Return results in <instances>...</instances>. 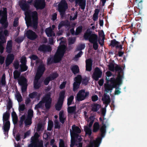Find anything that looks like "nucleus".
<instances>
[{
	"label": "nucleus",
	"mask_w": 147,
	"mask_h": 147,
	"mask_svg": "<svg viewBox=\"0 0 147 147\" xmlns=\"http://www.w3.org/2000/svg\"><path fill=\"white\" fill-rule=\"evenodd\" d=\"M123 76L120 74L117 76L116 79L113 77L111 78L110 79L109 78L106 77V84H105V91L107 93L109 92L110 91L111 92L113 88L116 87V82H118V85H121L122 83V79Z\"/></svg>",
	"instance_id": "7ed1b4c3"
},
{
	"label": "nucleus",
	"mask_w": 147,
	"mask_h": 147,
	"mask_svg": "<svg viewBox=\"0 0 147 147\" xmlns=\"http://www.w3.org/2000/svg\"><path fill=\"white\" fill-rule=\"evenodd\" d=\"M65 90L61 91L59 94V97L57 103L55 105L56 109L57 111H59L61 109L65 98Z\"/></svg>",
	"instance_id": "6e6552de"
},
{
	"label": "nucleus",
	"mask_w": 147,
	"mask_h": 147,
	"mask_svg": "<svg viewBox=\"0 0 147 147\" xmlns=\"http://www.w3.org/2000/svg\"><path fill=\"white\" fill-rule=\"evenodd\" d=\"M38 50L42 51L50 52L51 51L52 49L50 46L43 44L39 46L38 48Z\"/></svg>",
	"instance_id": "a211bd4d"
},
{
	"label": "nucleus",
	"mask_w": 147,
	"mask_h": 147,
	"mask_svg": "<svg viewBox=\"0 0 147 147\" xmlns=\"http://www.w3.org/2000/svg\"><path fill=\"white\" fill-rule=\"evenodd\" d=\"M7 10L6 7H3V10H0V17L1 16V18L7 16Z\"/></svg>",
	"instance_id": "c85d7f7f"
},
{
	"label": "nucleus",
	"mask_w": 147,
	"mask_h": 147,
	"mask_svg": "<svg viewBox=\"0 0 147 147\" xmlns=\"http://www.w3.org/2000/svg\"><path fill=\"white\" fill-rule=\"evenodd\" d=\"M71 69L74 74L78 73L80 71L79 67L78 65H75L72 66Z\"/></svg>",
	"instance_id": "c756f323"
},
{
	"label": "nucleus",
	"mask_w": 147,
	"mask_h": 147,
	"mask_svg": "<svg viewBox=\"0 0 147 147\" xmlns=\"http://www.w3.org/2000/svg\"><path fill=\"white\" fill-rule=\"evenodd\" d=\"M7 17L6 16L5 18H1L0 20V23L2 25V27L3 28L5 29L7 28L8 25V23L7 21Z\"/></svg>",
	"instance_id": "6ab92c4d"
},
{
	"label": "nucleus",
	"mask_w": 147,
	"mask_h": 147,
	"mask_svg": "<svg viewBox=\"0 0 147 147\" xmlns=\"http://www.w3.org/2000/svg\"><path fill=\"white\" fill-rule=\"evenodd\" d=\"M84 131L86 135H88L89 137H91L92 134V130L90 128L85 126L84 127Z\"/></svg>",
	"instance_id": "2f4dec72"
},
{
	"label": "nucleus",
	"mask_w": 147,
	"mask_h": 147,
	"mask_svg": "<svg viewBox=\"0 0 147 147\" xmlns=\"http://www.w3.org/2000/svg\"><path fill=\"white\" fill-rule=\"evenodd\" d=\"M18 18H15L14 21L13 26L14 27H16L18 26L19 25Z\"/></svg>",
	"instance_id": "bf43d9fd"
},
{
	"label": "nucleus",
	"mask_w": 147,
	"mask_h": 147,
	"mask_svg": "<svg viewBox=\"0 0 147 147\" xmlns=\"http://www.w3.org/2000/svg\"><path fill=\"white\" fill-rule=\"evenodd\" d=\"M26 17L27 18L25 20L26 24L28 28L29 26L32 27L34 29H36L38 25V16L36 11H26L25 13Z\"/></svg>",
	"instance_id": "f03ea898"
},
{
	"label": "nucleus",
	"mask_w": 147,
	"mask_h": 147,
	"mask_svg": "<svg viewBox=\"0 0 147 147\" xmlns=\"http://www.w3.org/2000/svg\"><path fill=\"white\" fill-rule=\"evenodd\" d=\"M82 79V78L81 76L78 75L74 78V80L75 82H76L81 84Z\"/></svg>",
	"instance_id": "c9c22d12"
},
{
	"label": "nucleus",
	"mask_w": 147,
	"mask_h": 147,
	"mask_svg": "<svg viewBox=\"0 0 147 147\" xmlns=\"http://www.w3.org/2000/svg\"><path fill=\"white\" fill-rule=\"evenodd\" d=\"M14 59V55L13 54L8 55L5 60V67H7L13 62Z\"/></svg>",
	"instance_id": "dca6fc26"
},
{
	"label": "nucleus",
	"mask_w": 147,
	"mask_h": 147,
	"mask_svg": "<svg viewBox=\"0 0 147 147\" xmlns=\"http://www.w3.org/2000/svg\"><path fill=\"white\" fill-rule=\"evenodd\" d=\"M12 42L11 40H10L7 41L6 47V52L8 53H11L12 47Z\"/></svg>",
	"instance_id": "393cba45"
},
{
	"label": "nucleus",
	"mask_w": 147,
	"mask_h": 147,
	"mask_svg": "<svg viewBox=\"0 0 147 147\" xmlns=\"http://www.w3.org/2000/svg\"><path fill=\"white\" fill-rule=\"evenodd\" d=\"M84 37L85 40H88L90 43L93 44V47L95 50H96L98 49V36L94 32H92L90 29H87L84 33Z\"/></svg>",
	"instance_id": "20e7f679"
},
{
	"label": "nucleus",
	"mask_w": 147,
	"mask_h": 147,
	"mask_svg": "<svg viewBox=\"0 0 147 147\" xmlns=\"http://www.w3.org/2000/svg\"><path fill=\"white\" fill-rule=\"evenodd\" d=\"M115 70L116 71H119V73L118 74V75L120 74V73H121L123 71V70L122 68L119 66L118 65H117L115 67Z\"/></svg>",
	"instance_id": "3c124183"
},
{
	"label": "nucleus",
	"mask_w": 147,
	"mask_h": 147,
	"mask_svg": "<svg viewBox=\"0 0 147 147\" xmlns=\"http://www.w3.org/2000/svg\"><path fill=\"white\" fill-rule=\"evenodd\" d=\"M100 125L98 122H95L93 125V132L94 133L97 132L99 130H100Z\"/></svg>",
	"instance_id": "7c9ffc66"
},
{
	"label": "nucleus",
	"mask_w": 147,
	"mask_h": 147,
	"mask_svg": "<svg viewBox=\"0 0 147 147\" xmlns=\"http://www.w3.org/2000/svg\"><path fill=\"white\" fill-rule=\"evenodd\" d=\"M89 94V92H85V90H80L77 94L76 100L78 101H82L87 98Z\"/></svg>",
	"instance_id": "1a4fd4ad"
},
{
	"label": "nucleus",
	"mask_w": 147,
	"mask_h": 147,
	"mask_svg": "<svg viewBox=\"0 0 147 147\" xmlns=\"http://www.w3.org/2000/svg\"><path fill=\"white\" fill-rule=\"evenodd\" d=\"M19 5L21 9L24 11H27L29 9L30 6L26 0H22L19 2Z\"/></svg>",
	"instance_id": "2eb2a0df"
},
{
	"label": "nucleus",
	"mask_w": 147,
	"mask_h": 147,
	"mask_svg": "<svg viewBox=\"0 0 147 147\" xmlns=\"http://www.w3.org/2000/svg\"><path fill=\"white\" fill-rule=\"evenodd\" d=\"M33 116V111L31 109H29L28 110V113L27 117L32 119Z\"/></svg>",
	"instance_id": "8fccbe9b"
},
{
	"label": "nucleus",
	"mask_w": 147,
	"mask_h": 147,
	"mask_svg": "<svg viewBox=\"0 0 147 147\" xmlns=\"http://www.w3.org/2000/svg\"><path fill=\"white\" fill-rule=\"evenodd\" d=\"M102 74L101 70L98 67H96L94 69L93 73L92 78L93 79L96 81H98L99 78H100Z\"/></svg>",
	"instance_id": "4468645a"
},
{
	"label": "nucleus",
	"mask_w": 147,
	"mask_h": 147,
	"mask_svg": "<svg viewBox=\"0 0 147 147\" xmlns=\"http://www.w3.org/2000/svg\"><path fill=\"white\" fill-rule=\"evenodd\" d=\"M45 70V68L44 65L41 64L38 66L37 72V74H40V75H42Z\"/></svg>",
	"instance_id": "5701e85b"
},
{
	"label": "nucleus",
	"mask_w": 147,
	"mask_h": 147,
	"mask_svg": "<svg viewBox=\"0 0 147 147\" xmlns=\"http://www.w3.org/2000/svg\"><path fill=\"white\" fill-rule=\"evenodd\" d=\"M68 8V5L65 0H62L58 4V10L61 18H63L65 13V11Z\"/></svg>",
	"instance_id": "0eeeda50"
},
{
	"label": "nucleus",
	"mask_w": 147,
	"mask_h": 147,
	"mask_svg": "<svg viewBox=\"0 0 147 147\" xmlns=\"http://www.w3.org/2000/svg\"><path fill=\"white\" fill-rule=\"evenodd\" d=\"M143 1L142 0H133V4L136 5L138 9L142 8Z\"/></svg>",
	"instance_id": "cd10ccee"
},
{
	"label": "nucleus",
	"mask_w": 147,
	"mask_h": 147,
	"mask_svg": "<svg viewBox=\"0 0 147 147\" xmlns=\"http://www.w3.org/2000/svg\"><path fill=\"white\" fill-rule=\"evenodd\" d=\"M30 59L33 60H35L38 59V57L35 55H32L30 57Z\"/></svg>",
	"instance_id": "774afa93"
},
{
	"label": "nucleus",
	"mask_w": 147,
	"mask_h": 147,
	"mask_svg": "<svg viewBox=\"0 0 147 147\" xmlns=\"http://www.w3.org/2000/svg\"><path fill=\"white\" fill-rule=\"evenodd\" d=\"M25 35L28 38L32 40H35L38 37L36 33L30 30H28L25 33Z\"/></svg>",
	"instance_id": "ddd939ff"
},
{
	"label": "nucleus",
	"mask_w": 147,
	"mask_h": 147,
	"mask_svg": "<svg viewBox=\"0 0 147 147\" xmlns=\"http://www.w3.org/2000/svg\"><path fill=\"white\" fill-rule=\"evenodd\" d=\"M55 126L54 127L55 129H59L60 125L59 124V123L57 120H56L54 121Z\"/></svg>",
	"instance_id": "0e129e2a"
},
{
	"label": "nucleus",
	"mask_w": 147,
	"mask_h": 147,
	"mask_svg": "<svg viewBox=\"0 0 147 147\" xmlns=\"http://www.w3.org/2000/svg\"><path fill=\"white\" fill-rule=\"evenodd\" d=\"M85 47V46L84 44H81L78 45L77 48L76 50L81 51L82 50L84 49Z\"/></svg>",
	"instance_id": "de8ad7c7"
},
{
	"label": "nucleus",
	"mask_w": 147,
	"mask_h": 147,
	"mask_svg": "<svg viewBox=\"0 0 147 147\" xmlns=\"http://www.w3.org/2000/svg\"><path fill=\"white\" fill-rule=\"evenodd\" d=\"M81 84L74 82L73 84V90L74 92H75L79 88Z\"/></svg>",
	"instance_id": "e433bc0d"
},
{
	"label": "nucleus",
	"mask_w": 147,
	"mask_h": 147,
	"mask_svg": "<svg viewBox=\"0 0 147 147\" xmlns=\"http://www.w3.org/2000/svg\"><path fill=\"white\" fill-rule=\"evenodd\" d=\"M93 61L91 59H88L86 61V65H92Z\"/></svg>",
	"instance_id": "052dcab7"
},
{
	"label": "nucleus",
	"mask_w": 147,
	"mask_h": 147,
	"mask_svg": "<svg viewBox=\"0 0 147 147\" xmlns=\"http://www.w3.org/2000/svg\"><path fill=\"white\" fill-rule=\"evenodd\" d=\"M21 74V72L16 70H15L13 72V78L14 79L17 80L20 78Z\"/></svg>",
	"instance_id": "473e14b6"
},
{
	"label": "nucleus",
	"mask_w": 147,
	"mask_h": 147,
	"mask_svg": "<svg viewBox=\"0 0 147 147\" xmlns=\"http://www.w3.org/2000/svg\"><path fill=\"white\" fill-rule=\"evenodd\" d=\"M74 99V96L73 95H71L67 99V105L69 106L71 104L72 102Z\"/></svg>",
	"instance_id": "37998d69"
},
{
	"label": "nucleus",
	"mask_w": 147,
	"mask_h": 147,
	"mask_svg": "<svg viewBox=\"0 0 147 147\" xmlns=\"http://www.w3.org/2000/svg\"><path fill=\"white\" fill-rule=\"evenodd\" d=\"M19 84L20 85L27 84V80L24 76H21L18 79Z\"/></svg>",
	"instance_id": "b1692460"
},
{
	"label": "nucleus",
	"mask_w": 147,
	"mask_h": 147,
	"mask_svg": "<svg viewBox=\"0 0 147 147\" xmlns=\"http://www.w3.org/2000/svg\"><path fill=\"white\" fill-rule=\"evenodd\" d=\"M59 119L60 122L62 124L64 123L66 120V117L63 111H60L59 114Z\"/></svg>",
	"instance_id": "aec40b11"
},
{
	"label": "nucleus",
	"mask_w": 147,
	"mask_h": 147,
	"mask_svg": "<svg viewBox=\"0 0 147 147\" xmlns=\"http://www.w3.org/2000/svg\"><path fill=\"white\" fill-rule=\"evenodd\" d=\"M53 126V123L51 120H49L48 121V126L47 130L48 131H51L52 128Z\"/></svg>",
	"instance_id": "c03bdc74"
},
{
	"label": "nucleus",
	"mask_w": 147,
	"mask_h": 147,
	"mask_svg": "<svg viewBox=\"0 0 147 147\" xmlns=\"http://www.w3.org/2000/svg\"><path fill=\"white\" fill-rule=\"evenodd\" d=\"M43 106V102L42 99L41 101H40L38 104L35 105L34 109H37L42 107Z\"/></svg>",
	"instance_id": "ea45409f"
},
{
	"label": "nucleus",
	"mask_w": 147,
	"mask_h": 147,
	"mask_svg": "<svg viewBox=\"0 0 147 147\" xmlns=\"http://www.w3.org/2000/svg\"><path fill=\"white\" fill-rule=\"evenodd\" d=\"M51 81L49 77H47L44 81V83L46 86L47 85L50 81Z\"/></svg>",
	"instance_id": "e2e57ef3"
},
{
	"label": "nucleus",
	"mask_w": 147,
	"mask_h": 147,
	"mask_svg": "<svg viewBox=\"0 0 147 147\" xmlns=\"http://www.w3.org/2000/svg\"><path fill=\"white\" fill-rule=\"evenodd\" d=\"M76 107L75 106L68 107L67 108V111L69 113H72L75 111Z\"/></svg>",
	"instance_id": "a19ab883"
},
{
	"label": "nucleus",
	"mask_w": 147,
	"mask_h": 147,
	"mask_svg": "<svg viewBox=\"0 0 147 147\" xmlns=\"http://www.w3.org/2000/svg\"><path fill=\"white\" fill-rule=\"evenodd\" d=\"M75 2L76 4L79 5L81 9L83 10L85 9L86 6V0H76Z\"/></svg>",
	"instance_id": "412c9836"
},
{
	"label": "nucleus",
	"mask_w": 147,
	"mask_h": 147,
	"mask_svg": "<svg viewBox=\"0 0 147 147\" xmlns=\"http://www.w3.org/2000/svg\"><path fill=\"white\" fill-rule=\"evenodd\" d=\"M25 125L27 126L30 125L32 123V119L27 117L24 121Z\"/></svg>",
	"instance_id": "4c0bfd02"
},
{
	"label": "nucleus",
	"mask_w": 147,
	"mask_h": 147,
	"mask_svg": "<svg viewBox=\"0 0 147 147\" xmlns=\"http://www.w3.org/2000/svg\"><path fill=\"white\" fill-rule=\"evenodd\" d=\"M43 103H45V107L46 109H49L51 107L52 102V98L49 94H47L43 98Z\"/></svg>",
	"instance_id": "f8f14e48"
},
{
	"label": "nucleus",
	"mask_w": 147,
	"mask_h": 147,
	"mask_svg": "<svg viewBox=\"0 0 147 147\" xmlns=\"http://www.w3.org/2000/svg\"><path fill=\"white\" fill-rule=\"evenodd\" d=\"M21 86H22L21 90L22 92H25L26 90L28 84L23 85Z\"/></svg>",
	"instance_id": "69168bd1"
},
{
	"label": "nucleus",
	"mask_w": 147,
	"mask_h": 147,
	"mask_svg": "<svg viewBox=\"0 0 147 147\" xmlns=\"http://www.w3.org/2000/svg\"><path fill=\"white\" fill-rule=\"evenodd\" d=\"M45 5L44 0H35L33 4V5L36 10L43 9Z\"/></svg>",
	"instance_id": "9b49d317"
},
{
	"label": "nucleus",
	"mask_w": 147,
	"mask_h": 147,
	"mask_svg": "<svg viewBox=\"0 0 147 147\" xmlns=\"http://www.w3.org/2000/svg\"><path fill=\"white\" fill-rule=\"evenodd\" d=\"M102 100L103 103L105 104V107L104 108H105L106 109L107 106L111 102L109 96L107 95V93H104L103 95V97L102 98Z\"/></svg>",
	"instance_id": "f3484780"
},
{
	"label": "nucleus",
	"mask_w": 147,
	"mask_h": 147,
	"mask_svg": "<svg viewBox=\"0 0 147 147\" xmlns=\"http://www.w3.org/2000/svg\"><path fill=\"white\" fill-rule=\"evenodd\" d=\"M40 143L44 146L43 142L42 141H38V143H36L31 140V143L29 144L28 147H38L39 144Z\"/></svg>",
	"instance_id": "a878e982"
},
{
	"label": "nucleus",
	"mask_w": 147,
	"mask_h": 147,
	"mask_svg": "<svg viewBox=\"0 0 147 147\" xmlns=\"http://www.w3.org/2000/svg\"><path fill=\"white\" fill-rule=\"evenodd\" d=\"M37 93L36 91L33 92L29 94V96L30 98H34L37 95Z\"/></svg>",
	"instance_id": "4d7b16f0"
},
{
	"label": "nucleus",
	"mask_w": 147,
	"mask_h": 147,
	"mask_svg": "<svg viewBox=\"0 0 147 147\" xmlns=\"http://www.w3.org/2000/svg\"><path fill=\"white\" fill-rule=\"evenodd\" d=\"M12 107V103L11 101L9 100L8 102V105L7 106V111L9 112L10 109Z\"/></svg>",
	"instance_id": "603ef678"
},
{
	"label": "nucleus",
	"mask_w": 147,
	"mask_h": 147,
	"mask_svg": "<svg viewBox=\"0 0 147 147\" xmlns=\"http://www.w3.org/2000/svg\"><path fill=\"white\" fill-rule=\"evenodd\" d=\"M70 26V23L68 21H62L59 24L58 27V29L60 30L63 27H68Z\"/></svg>",
	"instance_id": "4be33fe9"
},
{
	"label": "nucleus",
	"mask_w": 147,
	"mask_h": 147,
	"mask_svg": "<svg viewBox=\"0 0 147 147\" xmlns=\"http://www.w3.org/2000/svg\"><path fill=\"white\" fill-rule=\"evenodd\" d=\"M82 30V26H78L76 29V32L75 33V35H78L80 33Z\"/></svg>",
	"instance_id": "79ce46f5"
},
{
	"label": "nucleus",
	"mask_w": 147,
	"mask_h": 147,
	"mask_svg": "<svg viewBox=\"0 0 147 147\" xmlns=\"http://www.w3.org/2000/svg\"><path fill=\"white\" fill-rule=\"evenodd\" d=\"M54 63L53 60V58L49 57L47 60V64L48 65H50Z\"/></svg>",
	"instance_id": "338daca9"
},
{
	"label": "nucleus",
	"mask_w": 147,
	"mask_h": 147,
	"mask_svg": "<svg viewBox=\"0 0 147 147\" xmlns=\"http://www.w3.org/2000/svg\"><path fill=\"white\" fill-rule=\"evenodd\" d=\"M118 82H116V87L115 88V95H118L121 92V91L119 90L121 89V88L119 87V86L121 85H118Z\"/></svg>",
	"instance_id": "f704fd0d"
},
{
	"label": "nucleus",
	"mask_w": 147,
	"mask_h": 147,
	"mask_svg": "<svg viewBox=\"0 0 147 147\" xmlns=\"http://www.w3.org/2000/svg\"><path fill=\"white\" fill-rule=\"evenodd\" d=\"M72 130H70V135L71 138L74 139L77 138L79 137L78 134L80 133L81 132V129L78 126H76L74 125L72 127Z\"/></svg>",
	"instance_id": "9d476101"
},
{
	"label": "nucleus",
	"mask_w": 147,
	"mask_h": 147,
	"mask_svg": "<svg viewBox=\"0 0 147 147\" xmlns=\"http://www.w3.org/2000/svg\"><path fill=\"white\" fill-rule=\"evenodd\" d=\"M109 69L112 71H113L115 70V66L114 64L112 63H110L108 65Z\"/></svg>",
	"instance_id": "6e6d98bb"
},
{
	"label": "nucleus",
	"mask_w": 147,
	"mask_h": 147,
	"mask_svg": "<svg viewBox=\"0 0 147 147\" xmlns=\"http://www.w3.org/2000/svg\"><path fill=\"white\" fill-rule=\"evenodd\" d=\"M59 76L58 74L57 73H54L49 76L51 80H54L55 79L57 78Z\"/></svg>",
	"instance_id": "a18cd8bd"
},
{
	"label": "nucleus",
	"mask_w": 147,
	"mask_h": 147,
	"mask_svg": "<svg viewBox=\"0 0 147 147\" xmlns=\"http://www.w3.org/2000/svg\"><path fill=\"white\" fill-rule=\"evenodd\" d=\"M24 40L23 38L21 37H18L16 38L15 40V42L18 43H20L22 42Z\"/></svg>",
	"instance_id": "680f3d73"
},
{
	"label": "nucleus",
	"mask_w": 147,
	"mask_h": 147,
	"mask_svg": "<svg viewBox=\"0 0 147 147\" xmlns=\"http://www.w3.org/2000/svg\"><path fill=\"white\" fill-rule=\"evenodd\" d=\"M88 78L87 77H85L82 79V84L83 85H87L88 84Z\"/></svg>",
	"instance_id": "5fc2aeb1"
},
{
	"label": "nucleus",
	"mask_w": 147,
	"mask_h": 147,
	"mask_svg": "<svg viewBox=\"0 0 147 147\" xmlns=\"http://www.w3.org/2000/svg\"><path fill=\"white\" fill-rule=\"evenodd\" d=\"M92 107V111L94 112H97L99 110L101 107V105L97 103H94L93 104H92L91 106Z\"/></svg>",
	"instance_id": "bb28decb"
},
{
	"label": "nucleus",
	"mask_w": 147,
	"mask_h": 147,
	"mask_svg": "<svg viewBox=\"0 0 147 147\" xmlns=\"http://www.w3.org/2000/svg\"><path fill=\"white\" fill-rule=\"evenodd\" d=\"M10 116L9 112L7 111L3 114V125L2 127V129L3 130L4 134L5 136L8 135L9 131L10 128V123L9 121Z\"/></svg>",
	"instance_id": "39448f33"
},
{
	"label": "nucleus",
	"mask_w": 147,
	"mask_h": 147,
	"mask_svg": "<svg viewBox=\"0 0 147 147\" xmlns=\"http://www.w3.org/2000/svg\"><path fill=\"white\" fill-rule=\"evenodd\" d=\"M20 70L21 72H24L26 71L28 69V67L26 65H20Z\"/></svg>",
	"instance_id": "09e8293b"
},
{
	"label": "nucleus",
	"mask_w": 147,
	"mask_h": 147,
	"mask_svg": "<svg viewBox=\"0 0 147 147\" xmlns=\"http://www.w3.org/2000/svg\"><path fill=\"white\" fill-rule=\"evenodd\" d=\"M120 42H119L117 41L115 39H113L111 41L110 45L112 47H117L118 44H119Z\"/></svg>",
	"instance_id": "58836bf2"
},
{
	"label": "nucleus",
	"mask_w": 147,
	"mask_h": 147,
	"mask_svg": "<svg viewBox=\"0 0 147 147\" xmlns=\"http://www.w3.org/2000/svg\"><path fill=\"white\" fill-rule=\"evenodd\" d=\"M65 52V48L63 47H61L59 48L53 57L54 63H57L60 62Z\"/></svg>",
	"instance_id": "423d86ee"
},
{
	"label": "nucleus",
	"mask_w": 147,
	"mask_h": 147,
	"mask_svg": "<svg viewBox=\"0 0 147 147\" xmlns=\"http://www.w3.org/2000/svg\"><path fill=\"white\" fill-rule=\"evenodd\" d=\"M39 135L38 134V133L36 132L34 135V136L32 137L31 138V140L36 142L38 143V141H39V140H38V138L39 137Z\"/></svg>",
	"instance_id": "72a5a7b5"
},
{
	"label": "nucleus",
	"mask_w": 147,
	"mask_h": 147,
	"mask_svg": "<svg viewBox=\"0 0 147 147\" xmlns=\"http://www.w3.org/2000/svg\"><path fill=\"white\" fill-rule=\"evenodd\" d=\"M17 100L19 102H21L23 100L22 97L20 94L18 93L16 96Z\"/></svg>",
	"instance_id": "864d4df0"
},
{
	"label": "nucleus",
	"mask_w": 147,
	"mask_h": 147,
	"mask_svg": "<svg viewBox=\"0 0 147 147\" xmlns=\"http://www.w3.org/2000/svg\"><path fill=\"white\" fill-rule=\"evenodd\" d=\"M59 147H66L65 146L64 141L62 139H60L59 140Z\"/></svg>",
	"instance_id": "13d9d810"
},
{
	"label": "nucleus",
	"mask_w": 147,
	"mask_h": 147,
	"mask_svg": "<svg viewBox=\"0 0 147 147\" xmlns=\"http://www.w3.org/2000/svg\"><path fill=\"white\" fill-rule=\"evenodd\" d=\"M102 125L100 129V137L97 138L96 140H91L89 142V145L88 147H99L101 143L102 138L105 136L106 131V128L109 125L108 120L104 118L103 121H102Z\"/></svg>",
	"instance_id": "f257e3e1"
},
{
	"label": "nucleus",
	"mask_w": 147,
	"mask_h": 147,
	"mask_svg": "<svg viewBox=\"0 0 147 147\" xmlns=\"http://www.w3.org/2000/svg\"><path fill=\"white\" fill-rule=\"evenodd\" d=\"M40 86V82L34 81V89H38Z\"/></svg>",
	"instance_id": "49530a36"
}]
</instances>
